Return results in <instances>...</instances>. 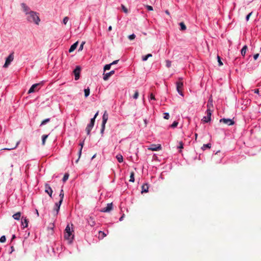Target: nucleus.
<instances>
[{
    "label": "nucleus",
    "instance_id": "nucleus-1",
    "mask_svg": "<svg viewBox=\"0 0 261 261\" xmlns=\"http://www.w3.org/2000/svg\"><path fill=\"white\" fill-rule=\"evenodd\" d=\"M27 16V19L30 22H34L36 24H39L40 19L38 14L34 11H30L26 13Z\"/></svg>",
    "mask_w": 261,
    "mask_h": 261
},
{
    "label": "nucleus",
    "instance_id": "nucleus-2",
    "mask_svg": "<svg viewBox=\"0 0 261 261\" xmlns=\"http://www.w3.org/2000/svg\"><path fill=\"white\" fill-rule=\"evenodd\" d=\"M73 230H71L69 224H68L65 230L64 238L69 241V243L72 242L73 239Z\"/></svg>",
    "mask_w": 261,
    "mask_h": 261
},
{
    "label": "nucleus",
    "instance_id": "nucleus-3",
    "mask_svg": "<svg viewBox=\"0 0 261 261\" xmlns=\"http://www.w3.org/2000/svg\"><path fill=\"white\" fill-rule=\"evenodd\" d=\"M183 79L182 77H179L178 80V81L176 82V90L178 93L182 96H184V94L182 93V89H183Z\"/></svg>",
    "mask_w": 261,
    "mask_h": 261
},
{
    "label": "nucleus",
    "instance_id": "nucleus-4",
    "mask_svg": "<svg viewBox=\"0 0 261 261\" xmlns=\"http://www.w3.org/2000/svg\"><path fill=\"white\" fill-rule=\"evenodd\" d=\"M14 60V53H12L6 58L5 64L3 66L4 68H7L10 64L11 62Z\"/></svg>",
    "mask_w": 261,
    "mask_h": 261
},
{
    "label": "nucleus",
    "instance_id": "nucleus-5",
    "mask_svg": "<svg viewBox=\"0 0 261 261\" xmlns=\"http://www.w3.org/2000/svg\"><path fill=\"white\" fill-rule=\"evenodd\" d=\"M41 85V83H37V84L33 85L31 86V87L30 88V89L28 91V93L29 94V93H33V92H35L39 90V89L40 88Z\"/></svg>",
    "mask_w": 261,
    "mask_h": 261
},
{
    "label": "nucleus",
    "instance_id": "nucleus-6",
    "mask_svg": "<svg viewBox=\"0 0 261 261\" xmlns=\"http://www.w3.org/2000/svg\"><path fill=\"white\" fill-rule=\"evenodd\" d=\"M212 111L210 109V108L207 109L206 111V116H205L202 119V120L207 123L211 121V116H212Z\"/></svg>",
    "mask_w": 261,
    "mask_h": 261
},
{
    "label": "nucleus",
    "instance_id": "nucleus-7",
    "mask_svg": "<svg viewBox=\"0 0 261 261\" xmlns=\"http://www.w3.org/2000/svg\"><path fill=\"white\" fill-rule=\"evenodd\" d=\"M219 121L220 123L222 122L228 125H232L234 123V122L232 119L228 118H222Z\"/></svg>",
    "mask_w": 261,
    "mask_h": 261
},
{
    "label": "nucleus",
    "instance_id": "nucleus-8",
    "mask_svg": "<svg viewBox=\"0 0 261 261\" xmlns=\"http://www.w3.org/2000/svg\"><path fill=\"white\" fill-rule=\"evenodd\" d=\"M81 72V67L80 66H76L75 69L73 71V73L75 76V80H77L80 78Z\"/></svg>",
    "mask_w": 261,
    "mask_h": 261
},
{
    "label": "nucleus",
    "instance_id": "nucleus-9",
    "mask_svg": "<svg viewBox=\"0 0 261 261\" xmlns=\"http://www.w3.org/2000/svg\"><path fill=\"white\" fill-rule=\"evenodd\" d=\"M113 209V204L112 203H108L106 207L103 208L101 212L104 213L110 212Z\"/></svg>",
    "mask_w": 261,
    "mask_h": 261
},
{
    "label": "nucleus",
    "instance_id": "nucleus-10",
    "mask_svg": "<svg viewBox=\"0 0 261 261\" xmlns=\"http://www.w3.org/2000/svg\"><path fill=\"white\" fill-rule=\"evenodd\" d=\"M161 149V145L160 144H151L148 149L152 151H158Z\"/></svg>",
    "mask_w": 261,
    "mask_h": 261
},
{
    "label": "nucleus",
    "instance_id": "nucleus-11",
    "mask_svg": "<svg viewBox=\"0 0 261 261\" xmlns=\"http://www.w3.org/2000/svg\"><path fill=\"white\" fill-rule=\"evenodd\" d=\"M45 192L47 193L50 197H51L53 194V190L48 184L45 185Z\"/></svg>",
    "mask_w": 261,
    "mask_h": 261
},
{
    "label": "nucleus",
    "instance_id": "nucleus-12",
    "mask_svg": "<svg viewBox=\"0 0 261 261\" xmlns=\"http://www.w3.org/2000/svg\"><path fill=\"white\" fill-rule=\"evenodd\" d=\"M108 117H109L108 114L107 113V111H105L102 116V124L106 125V124L108 121Z\"/></svg>",
    "mask_w": 261,
    "mask_h": 261
},
{
    "label": "nucleus",
    "instance_id": "nucleus-13",
    "mask_svg": "<svg viewBox=\"0 0 261 261\" xmlns=\"http://www.w3.org/2000/svg\"><path fill=\"white\" fill-rule=\"evenodd\" d=\"M114 73H115V71L114 70H112L110 72L106 73L105 74H104L103 79L105 81H107L112 75L114 74Z\"/></svg>",
    "mask_w": 261,
    "mask_h": 261
},
{
    "label": "nucleus",
    "instance_id": "nucleus-14",
    "mask_svg": "<svg viewBox=\"0 0 261 261\" xmlns=\"http://www.w3.org/2000/svg\"><path fill=\"white\" fill-rule=\"evenodd\" d=\"M19 142H20L19 141H15V143L13 145L10 146L9 148H4L3 149L4 150H12V149H15L17 147V146L19 144Z\"/></svg>",
    "mask_w": 261,
    "mask_h": 261
},
{
    "label": "nucleus",
    "instance_id": "nucleus-15",
    "mask_svg": "<svg viewBox=\"0 0 261 261\" xmlns=\"http://www.w3.org/2000/svg\"><path fill=\"white\" fill-rule=\"evenodd\" d=\"M84 140H83L82 142H81L80 144H79V145L81 146V148L79 150V158L78 159L75 161V162L77 163L79 161V160L81 155V153H82V149H83V146H84Z\"/></svg>",
    "mask_w": 261,
    "mask_h": 261
},
{
    "label": "nucleus",
    "instance_id": "nucleus-16",
    "mask_svg": "<svg viewBox=\"0 0 261 261\" xmlns=\"http://www.w3.org/2000/svg\"><path fill=\"white\" fill-rule=\"evenodd\" d=\"M88 223L91 226H93L95 224V222L94 218L92 217H90L87 220Z\"/></svg>",
    "mask_w": 261,
    "mask_h": 261
},
{
    "label": "nucleus",
    "instance_id": "nucleus-17",
    "mask_svg": "<svg viewBox=\"0 0 261 261\" xmlns=\"http://www.w3.org/2000/svg\"><path fill=\"white\" fill-rule=\"evenodd\" d=\"M93 126H94V125L91 124V123L88 124V125L87 126V127L86 128V131L87 134L88 135H90V132L91 130V129H92Z\"/></svg>",
    "mask_w": 261,
    "mask_h": 261
},
{
    "label": "nucleus",
    "instance_id": "nucleus-18",
    "mask_svg": "<svg viewBox=\"0 0 261 261\" xmlns=\"http://www.w3.org/2000/svg\"><path fill=\"white\" fill-rule=\"evenodd\" d=\"M61 203H56L55 204V207L54 208L55 215H57L59 211L60 205Z\"/></svg>",
    "mask_w": 261,
    "mask_h": 261
},
{
    "label": "nucleus",
    "instance_id": "nucleus-19",
    "mask_svg": "<svg viewBox=\"0 0 261 261\" xmlns=\"http://www.w3.org/2000/svg\"><path fill=\"white\" fill-rule=\"evenodd\" d=\"M78 43H79L78 41H76L75 43L73 44L70 46V48L69 49V53H72V51H73L76 49V48L77 47Z\"/></svg>",
    "mask_w": 261,
    "mask_h": 261
},
{
    "label": "nucleus",
    "instance_id": "nucleus-20",
    "mask_svg": "<svg viewBox=\"0 0 261 261\" xmlns=\"http://www.w3.org/2000/svg\"><path fill=\"white\" fill-rule=\"evenodd\" d=\"M21 5L23 9V11L25 12V13L27 12H29L30 11V8L29 7H28L24 3H22Z\"/></svg>",
    "mask_w": 261,
    "mask_h": 261
},
{
    "label": "nucleus",
    "instance_id": "nucleus-21",
    "mask_svg": "<svg viewBox=\"0 0 261 261\" xmlns=\"http://www.w3.org/2000/svg\"><path fill=\"white\" fill-rule=\"evenodd\" d=\"M21 217V213L20 212H17L16 214H14L12 216V217L13 219L16 220H19Z\"/></svg>",
    "mask_w": 261,
    "mask_h": 261
},
{
    "label": "nucleus",
    "instance_id": "nucleus-22",
    "mask_svg": "<svg viewBox=\"0 0 261 261\" xmlns=\"http://www.w3.org/2000/svg\"><path fill=\"white\" fill-rule=\"evenodd\" d=\"M64 191H63V190L62 189L61 190V192H60V195H59L60 199V200L59 201V203H62L63 200V198H64Z\"/></svg>",
    "mask_w": 261,
    "mask_h": 261
},
{
    "label": "nucleus",
    "instance_id": "nucleus-23",
    "mask_svg": "<svg viewBox=\"0 0 261 261\" xmlns=\"http://www.w3.org/2000/svg\"><path fill=\"white\" fill-rule=\"evenodd\" d=\"M148 191V186L147 184H144L142 186V192H147Z\"/></svg>",
    "mask_w": 261,
    "mask_h": 261
},
{
    "label": "nucleus",
    "instance_id": "nucleus-24",
    "mask_svg": "<svg viewBox=\"0 0 261 261\" xmlns=\"http://www.w3.org/2000/svg\"><path fill=\"white\" fill-rule=\"evenodd\" d=\"M247 49V45L244 46L242 48V49H241V53L243 56H244L245 55Z\"/></svg>",
    "mask_w": 261,
    "mask_h": 261
},
{
    "label": "nucleus",
    "instance_id": "nucleus-25",
    "mask_svg": "<svg viewBox=\"0 0 261 261\" xmlns=\"http://www.w3.org/2000/svg\"><path fill=\"white\" fill-rule=\"evenodd\" d=\"M116 158L117 159V161L119 162V163H122L123 162V156L121 154H118L116 155Z\"/></svg>",
    "mask_w": 261,
    "mask_h": 261
},
{
    "label": "nucleus",
    "instance_id": "nucleus-26",
    "mask_svg": "<svg viewBox=\"0 0 261 261\" xmlns=\"http://www.w3.org/2000/svg\"><path fill=\"white\" fill-rule=\"evenodd\" d=\"M47 138H48V135H44L42 136V144L43 145H45V141Z\"/></svg>",
    "mask_w": 261,
    "mask_h": 261
},
{
    "label": "nucleus",
    "instance_id": "nucleus-27",
    "mask_svg": "<svg viewBox=\"0 0 261 261\" xmlns=\"http://www.w3.org/2000/svg\"><path fill=\"white\" fill-rule=\"evenodd\" d=\"M135 173L133 171L131 172L130 174V179L129 181L130 182H134L135 181V177H134Z\"/></svg>",
    "mask_w": 261,
    "mask_h": 261
},
{
    "label": "nucleus",
    "instance_id": "nucleus-28",
    "mask_svg": "<svg viewBox=\"0 0 261 261\" xmlns=\"http://www.w3.org/2000/svg\"><path fill=\"white\" fill-rule=\"evenodd\" d=\"M179 25L180 26L181 31H185L186 30V26L183 22H180Z\"/></svg>",
    "mask_w": 261,
    "mask_h": 261
},
{
    "label": "nucleus",
    "instance_id": "nucleus-29",
    "mask_svg": "<svg viewBox=\"0 0 261 261\" xmlns=\"http://www.w3.org/2000/svg\"><path fill=\"white\" fill-rule=\"evenodd\" d=\"M151 57H152V54H148L147 55L142 57V60L143 61H146L148 59V58Z\"/></svg>",
    "mask_w": 261,
    "mask_h": 261
},
{
    "label": "nucleus",
    "instance_id": "nucleus-30",
    "mask_svg": "<svg viewBox=\"0 0 261 261\" xmlns=\"http://www.w3.org/2000/svg\"><path fill=\"white\" fill-rule=\"evenodd\" d=\"M211 147V143H208L207 144H204L203 145V146L201 147V149L202 150H205V148H210Z\"/></svg>",
    "mask_w": 261,
    "mask_h": 261
},
{
    "label": "nucleus",
    "instance_id": "nucleus-31",
    "mask_svg": "<svg viewBox=\"0 0 261 261\" xmlns=\"http://www.w3.org/2000/svg\"><path fill=\"white\" fill-rule=\"evenodd\" d=\"M69 174L68 173H65L63 176L62 180L64 182H66V180L68 179Z\"/></svg>",
    "mask_w": 261,
    "mask_h": 261
},
{
    "label": "nucleus",
    "instance_id": "nucleus-32",
    "mask_svg": "<svg viewBox=\"0 0 261 261\" xmlns=\"http://www.w3.org/2000/svg\"><path fill=\"white\" fill-rule=\"evenodd\" d=\"M84 92H85V97H87L89 95V94H90V89L89 88H88L87 89H85L84 90Z\"/></svg>",
    "mask_w": 261,
    "mask_h": 261
},
{
    "label": "nucleus",
    "instance_id": "nucleus-33",
    "mask_svg": "<svg viewBox=\"0 0 261 261\" xmlns=\"http://www.w3.org/2000/svg\"><path fill=\"white\" fill-rule=\"evenodd\" d=\"M22 225L25 224L24 226L23 227L24 228H25V227H28V220H27L26 218H25V219H24L23 222H22Z\"/></svg>",
    "mask_w": 261,
    "mask_h": 261
},
{
    "label": "nucleus",
    "instance_id": "nucleus-34",
    "mask_svg": "<svg viewBox=\"0 0 261 261\" xmlns=\"http://www.w3.org/2000/svg\"><path fill=\"white\" fill-rule=\"evenodd\" d=\"M49 121H50L49 118H46V119H44V120H43L42 121V122L41 123V125L45 124L46 123L48 122Z\"/></svg>",
    "mask_w": 261,
    "mask_h": 261
},
{
    "label": "nucleus",
    "instance_id": "nucleus-35",
    "mask_svg": "<svg viewBox=\"0 0 261 261\" xmlns=\"http://www.w3.org/2000/svg\"><path fill=\"white\" fill-rule=\"evenodd\" d=\"M139 96V92L138 91H136L133 95V98L136 99L138 98Z\"/></svg>",
    "mask_w": 261,
    "mask_h": 261
},
{
    "label": "nucleus",
    "instance_id": "nucleus-36",
    "mask_svg": "<svg viewBox=\"0 0 261 261\" xmlns=\"http://www.w3.org/2000/svg\"><path fill=\"white\" fill-rule=\"evenodd\" d=\"M128 38L130 40H133L135 39V38H136V35L134 34H133L132 35H129L128 36Z\"/></svg>",
    "mask_w": 261,
    "mask_h": 261
},
{
    "label": "nucleus",
    "instance_id": "nucleus-37",
    "mask_svg": "<svg viewBox=\"0 0 261 261\" xmlns=\"http://www.w3.org/2000/svg\"><path fill=\"white\" fill-rule=\"evenodd\" d=\"M111 64L106 65L104 67V70L106 71L107 70H109L111 68Z\"/></svg>",
    "mask_w": 261,
    "mask_h": 261
},
{
    "label": "nucleus",
    "instance_id": "nucleus-38",
    "mask_svg": "<svg viewBox=\"0 0 261 261\" xmlns=\"http://www.w3.org/2000/svg\"><path fill=\"white\" fill-rule=\"evenodd\" d=\"M6 239L5 236H3L0 238V242L4 243L6 242Z\"/></svg>",
    "mask_w": 261,
    "mask_h": 261
},
{
    "label": "nucleus",
    "instance_id": "nucleus-39",
    "mask_svg": "<svg viewBox=\"0 0 261 261\" xmlns=\"http://www.w3.org/2000/svg\"><path fill=\"white\" fill-rule=\"evenodd\" d=\"M69 20V18L67 16H66L64 18L63 20V22L64 24H66L67 22Z\"/></svg>",
    "mask_w": 261,
    "mask_h": 261
},
{
    "label": "nucleus",
    "instance_id": "nucleus-40",
    "mask_svg": "<svg viewBox=\"0 0 261 261\" xmlns=\"http://www.w3.org/2000/svg\"><path fill=\"white\" fill-rule=\"evenodd\" d=\"M217 59L219 65L220 66H222L223 65V63L221 61V58L219 56H217Z\"/></svg>",
    "mask_w": 261,
    "mask_h": 261
},
{
    "label": "nucleus",
    "instance_id": "nucleus-41",
    "mask_svg": "<svg viewBox=\"0 0 261 261\" xmlns=\"http://www.w3.org/2000/svg\"><path fill=\"white\" fill-rule=\"evenodd\" d=\"M166 66L168 67V68H169L171 67V62L169 60H166Z\"/></svg>",
    "mask_w": 261,
    "mask_h": 261
},
{
    "label": "nucleus",
    "instance_id": "nucleus-42",
    "mask_svg": "<svg viewBox=\"0 0 261 261\" xmlns=\"http://www.w3.org/2000/svg\"><path fill=\"white\" fill-rule=\"evenodd\" d=\"M121 7L124 13H127L128 12L127 9L123 5H121Z\"/></svg>",
    "mask_w": 261,
    "mask_h": 261
},
{
    "label": "nucleus",
    "instance_id": "nucleus-43",
    "mask_svg": "<svg viewBox=\"0 0 261 261\" xmlns=\"http://www.w3.org/2000/svg\"><path fill=\"white\" fill-rule=\"evenodd\" d=\"M105 124H101V128L100 130V133L101 134H102L104 132L105 129Z\"/></svg>",
    "mask_w": 261,
    "mask_h": 261
},
{
    "label": "nucleus",
    "instance_id": "nucleus-44",
    "mask_svg": "<svg viewBox=\"0 0 261 261\" xmlns=\"http://www.w3.org/2000/svg\"><path fill=\"white\" fill-rule=\"evenodd\" d=\"M177 125H178V122H176V121H174V122H173V123L171 124V126L172 127H173V128H174V127H176V126H177Z\"/></svg>",
    "mask_w": 261,
    "mask_h": 261
},
{
    "label": "nucleus",
    "instance_id": "nucleus-45",
    "mask_svg": "<svg viewBox=\"0 0 261 261\" xmlns=\"http://www.w3.org/2000/svg\"><path fill=\"white\" fill-rule=\"evenodd\" d=\"M85 42H82V43H81V44L80 45V46L79 48V50H83V46H84V45L85 44Z\"/></svg>",
    "mask_w": 261,
    "mask_h": 261
},
{
    "label": "nucleus",
    "instance_id": "nucleus-46",
    "mask_svg": "<svg viewBox=\"0 0 261 261\" xmlns=\"http://www.w3.org/2000/svg\"><path fill=\"white\" fill-rule=\"evenodd\" d=\"M164 118L166 119H168L169 118V114L168 113H165L164 114Z\"/></svg>",
    "mask_w": 261,
    "mask_h": 261
},
{
    "label": "nucleus",
    "instance_id": "nucleus-47",
    "mask_svg": "<svg viewBox=\"0 0 261 261\" xmlns=\"http://www.w3.org/2000/svg\"><path fill=\"white\" fill-rule=\"evenodd\" d=\"M146 7L148 11H152L153 10V7L151 6L147 5L146 6Z\"/></svg>",
    "mask_w": 261,
    "mask_h": 261
},
{
    "label": "nucleus",
    "instance_id": "nucleus-48",
    "mask_svg": "<svg viewBox=\"0 0 261 261\" xmlns=\"http://www.w3.org/2000/svg\"><path fill=\"white\" fill-rule=\"evenodd\" d=\"M179 146H178V148H180V149H182V148H183V147H183V146H184V144H183V143H182L181 141H180V142H179Z\"/></svg>",
    "mask_w": 261,
    "mask_h": 261
},
{
    "label": "nucleus",
    "instance_id": "nucleus-49",
    "mask_svg": "<svg viewBox=\"0 0 261 261\" xmlns=\"http://www.w3.org/2000/svg\"><path fill=\"white\" fill-rule=\"evenodd\" d=\"M252 14V12H250V13H249V14L247 15L246 18V20H247V21H248V20H249V18H250V17L251 16Z\"/></svg>",
    "mask_w": 261,
    "mask_h": 261
},
{
    "label": "nucleus",
    "instance_id": "nucleus-50",
    "mask_svg": "<svg viewBox=\"0 0 261 261\" xmlns=\"http://www.w3.org/2000/svg\"><path fill=\"white\" fill-rule=\"evenodd\" d=\"M95 120V118L94 117L91 118L90 120V123H91V124L94 125Z\"/></svg>",
    "mask_w": 261,
    "mask_h": 261
},
{
    "label": "nucleus",
    "instance_id": "nucleus-51",
    "mask_svg": "<svg viewBox=\"0 0 261 261\" xmlns=\"http://www.w3.org/2000/svg\"><path fill=\"white\" fill-rule=\"evenodd\" d=\"M150 99H152V100H155V96L152 93L150 94Z\"/></svg>",
    "mask_w": 261,
    "mask_h": 261
},
{
    "label": "nucleus",
    "instance_id": "nucleus-52",
    "mask_svg": "<svg viewBox=\"0 0 261 261\" xmlns=\"http://www.w3.org/2000/svg\"><path fill=\"white\" fill-rule=\"evenodd\" d=\"M258 56H259L258 54H256L254 55L253 56L254 59L256 60L257 59V58L258 57Z\"/></svg>",
    "mask_w": 261,
    "mask_h": 261
},
{
    "label": "nucleus",
    "instance_id": "nucleus-53",
    "mask_svg": "<svg viewBox=\"0 0 261 261\" xmlns=\"http://www.w3.org/2000/svg\"><path fill=\"white\" fill-rule=\"evenodd\" d=\"M254 92L255 93H256V94H259V89H254Z\"/></svg>",
    "mask_w": 261,
    "mask_h": 261
},
{
    "label": "nucleus",
    "instance_id": "nucleus-54",
    "mask_svg": "<svg viewBox=\"0 0 261 261\" xmlns=\"http://www.w3.org/2000/svg\"><path fill=\"white\" fill-rule=\"evenodd\" d=\"M211 106H212V104L210 103V101H208V103L207 105V109L210 108V109L211 110Z\"/></svg>",
    "mask_w": 261,
    "mask_h": 261
},
{
    "label": "nucleus",
    "instance_id": "nucleus-55",
    "mask_svg": "<svg viewBox=\"0 0 261 261\" xmlns=\"http://www.w3.org/2000/svg\"><path fill=\"white\" fill-rule=\"evenodd\" d=\"M13 141V139H9V140H8L7 141V143L10 144L11 143V142H12Z\"/></svg>",
    "mask_w": 261,
    "mask_h": 261
},
{
    "label": "nucleus",
    "instance_id": "nucleus-56",
    "mask_svg": "<svg viewBox=\"0 0 261 261\" xmlns=\"http://www.w3.org/2000/svg\"><path fill=\"white\" fill-rule=\"evenodd\" d=\"M118 61H119L118 60H115V61H113L112 63H111V65L116 64L118 63Z\"/></svg>",
    "mask_w": 261,
    "mask_h": 261
},
{
    "label": "nucleus",
    "instance_id": "nucleus-57",
    "mask_svg": "<svg viewBox=\"0 0 261 261\" xmlns=\"http://www.w3.org/2000/svg\"><path fill=\"white\" fill-rule=\"evenodd\" d=\"M99 234L101 233V234H102V237H105V236H106V234L105 233V232H103V231H100L99 232Z\"/></svg>",
    "mask_w": 261,
    "mask_h": 261
},
{
    "label": "nucleus",
    "instance_id": "nucleus-58",
    "mask_svg": "<svg viewBox=\"0 0 261 261\" xmlns=\"http://www.w3.org/2000/svg\"><path fill=\"white\" fill-rule=\"evenodd\" d=\"M11 251L10 253H11L12 252H13L14 251V248L13 246H11Z\"/></svg>",
    "mask_w": 261,
    "mask_h": 261
},
{
    "label": "nucleus",
    "instance_id": "nucleus-59",
    "mask_svg": "<svg viewBox=\"0 0 261 261\" xmlns=\"http://www.w3.org/2000/svg\"><path fill=\"white\" fill-rule=\"evenodd\" d=\"M98 112H97V113L95 114L94 117L95 118H96L97 117V116H98Z\"/></svg>",
    "mask_w": 261,
    "mask_h": 261
},
{
    "label": "nucleus",
    "instance_id": "nucleus-60",
    "mask_svg": "<svg viewBox=\"0 0 261 261\" xmlns=\"http://www.w3.org/2000/svg\"><path fill=\"white\" fill-rule=\"evenodd\" d=\"M165 13H166L167 15H170V13H169V11H168V10H166V11H165Z\"/></svg>",
    "mask_w": 261,
    "mask_h": 261
},
{
    "label": "nucleus",
    "instance_id": "nucleus-61",
    "mask_svg": "<svg viewBox=\"0 0 261 261\" xmlns=\"http://www.w3.org/2000/svg\"><path fill=\"white\" fill-rule=\"evenodd\" d=\"M112 29V26H110L108 28V31H111Z\"/></svg>",
    "mask_w": 261,
    "mask_h": 261
},
{
    "label": "nucleus",
    "instance_id": "nucleus-62",
    "mask_svg": "<svg viewBox=\"0 0 261 261\" xmlns=\"http://www.w3.org/2000/svg\"><path fill=\"white\" fill-rule=\"evenodd\" d=\"M15 238V235L14 234V235L12 236L11 241L14 240Z\"/></svg>",
    "mask_w": 261,
    "mask_h": 261
},
{
    "label": "nucleus",
    "instance_id": "nucleus-63",
    "mask_svg": "<svg viewBox=\"0 0 261 261\" xmlns=\"http://www.w3.org/2000/svg\"><path fill=\"white\" fill-rule=\"evenodd\" d=\"M123 216H122V217H121L120 218L119 220H120V221H122V219H123Z\"/></svg>",
    "mask_w": 261,
    "mask_h": 261
},
{
    "label": "nucleus",
    "instance_id": "nucleus-64",
    "mask_svg": "<svg viewBox=\"0 0 261 261\" xmlns=\"http://www.w3.org/2000/svg\"><path fill=\"white\" fill-rule=\"evenodd\" d=\"M36 214H37V216H39V213L38 212V210H36Z\"/></svg>",
    "mask_w": 261,
    "mask_h": 261
}]
</instances>
